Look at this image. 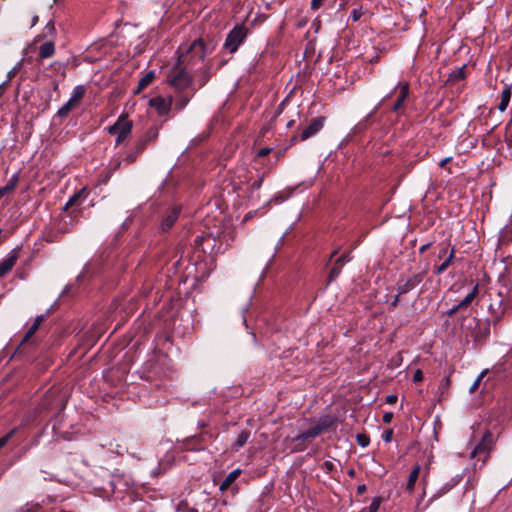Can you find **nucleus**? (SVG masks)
<instances>
[{
    "label": "nucleus",
    "mask_w": 512,
    "mask_h": 512,
    "mask_svg": "<svg viewBox=\"0 0 512 512\" xmlns=\"http://www.w3.org/2000/svg\"><path fill=\"white\" fill-rule=\"evenodd\" d=\"M208 48L202 39H196L189 45H181L177 50V62L181 66L192 70L197 64L202 63L208 53Z\"/></svg>",
    "instance_id": "nucleus-1"
},
{
    "label": "nucleus",
    "mask_w": 512,
    "mask_h": 512,
    "mask_svg": "<svg viewBox=\"0 0 512 512\" xmlns=\"http://www.w3.org/2000/svg\"><path fill=\"white\" fill-rule=\"evenodd\" d=\"M186 66L175 63L167 73V82L174 91H186L195 89L193 87V77Z\"/></svg>",
    "instance_id": "nucleus-2"
},
{
    "label": "nucleus",
    "mask_w": 512,
    "mask_h": 512,
    "mask_svg": "<svg viewBox=\"0 0 512 512\" xmlns=\"http://www.w3.org/2000/svg\"><path fill=\"white\" fill-rule=\"evenodd\" d=\"M133 123L128 119V115L121 114L117 121L108 127V133L116 135L115 145L119 146L125 140H127L132 133Z\"/></svg>",
    "instance_id": "nucleus-3"
},
{
    "label": "nucleus",
    "mask_w": 512,
    "mask_h": 512,
    "mask_svg": "<svg viewBox=\"0 0 512 512\" xmlns=\"http://www.w3.org/2000/svg\"><path fill=\"white\" fill-rule=\"evenodd\" d=\"M249 30L243 25H235L226 36L223 48L230 54H234L238 48L245 42Z\"/></svg>",
    "instance_id": "nucleus-4"
},
{
    "label": "nucleus",
    "mask_w": 512,
    "mask_h": 512,
    "mask_svg": "<svg viewBox=\"0 0 512 512\" xmlns=\"http://www.w3.org/2000/svg\"><path fill=\"white\" fill-rule=\"evenodd\" d=\"M438 248V259H444V261L440 265L434 266L433 272L436 275H441L448 269V267L455 260L456 250L455 247L451 245L449 241L439 243Z\"/></svg>",
    "instance_id": "nucleus-5"
},
{
    "label": "nucleus",
    "mask_w": 512,
    "mask_h": 512,
    "mask_svg": "<svg viewBox=\"0 0 512 512\" xmlns=\"http://www.w3.org/2000/svg\"><path fill=\"white\" fill-rule=\"evenodd\" d=\"M326 122V117L317 116L312 118L310 122L301 130L299 135L292 137L291 142L296 143L297 141H306L309 138L315 136L322 130Z\"/></svg>",
    "instance_id": "nucleus-6"
},
{
    "label": "nucleus",
    "mask_w": 512,
    "mask_h": 512,
    "mask_svg": "<svg viewBox=\"0 0 512 512\" xmlns=\"http://www.w3.org/2000/svg\"><path fill=\"white\" fill-rule=\"evenodd\" d=\"M495 445V439L493 434L487 430L480 442L476 445V447L471 452V457H479L482 459L483 462H485L490 455V452L493 450Z\"/></svg>",
    "instance_id": "nucleus-7"
},
{
    "label": "nucleus",
    "mask_w": 512,
    "mask_h": 512,
    "mask_svg": "<svg viewBox=\"0 0 512 512\" xmlns=\"http://www.w3.org/2000/svg\"><path fill=\"white\" fill-rule=\"evenodd\" d=\"M427 275V269L414 273L408 277L401 275L397 281V292L406 294L416 288Z\"/></svg>",
    "instance_id": "nucleus-8"
},
{
    "label": "nucleus",
    "mask_w": 512,
    "mask_h": 512,
    "mask_svg": "<svg viewBox=\"0 0 512 512\" xmlns=\"http://www.w3.org/2000/svg\"><path fill=\"white\" fill-rule=\"evenodd\" d=\"M467 318L466 317H463L462 320H461V328L463 331L466 332V335L467 336H470L474 339V341H480L482 340L483 338H485L489 332H490V329L488 326H486L484 328L483 331L479 330V331H476V327L480 324V320L476 317H473L471 319V321L469 322V325L467 326L465 324Z\"/></svg>",
    "instance_id": "nucleus-9"
},
{
    "label": "nucleus",
    "mask_w": 512,
    "mask_h": 512,
    "mask_svg": "<svg viewBox=\"0 0 512 512\" xmlns=\"http://www.w3.org/2000/svg\"><path fill=\"white\" fill-rule=\"evenodd\" d=\"M397 92V99L391 107L392 112H399L404 107V102L409 95V83L399 82L398 85L387 95L386 100L392 96L393 93Z\"/></svg>",
    "instance_id": "nucleus-10"
},
{
    "label": "nucleus",
    "mask_w": 512,
    "mask_h": 512,
    "mask_svg": "<svg viewBox=\"0 0 512 512\" xmlns=\"http://www.w3.org/2000/svg\"><path fill=\"white\" fill-rule=\"evenodd\" d=\"M173 104V97L168 96L166 98L163 97H154L149 100L150 107L154 108L160 116H166L169 114Z\"/></svg>",
    "instance_id": "nucleus-11"
},
{
    "label": "nucleus",
    "mask_w": 512,
    "mask_h": 512,
    "mask_svg": "<svg viewBox=\"0 0 512 512\" xmlns=\"http://www.w3.org/2000/svg\"><path fill=\"white\" fill-rule=\"evenodd\" d=\"M20 251L21 247H16L12 249L4 259L0 261V278L4 277L12 270L19 258Z\"/></svg>",
    "instance_id": "nucleus-12"
},
{
    "label": "nucleus",
    "mask_w": 512,
    "mask_h": 512,
    "mask_svg": "<svg viewBox=\"0 0 512 512\" xmlns=\"http://www.w3.org/2000/svg\"><path fill=\"white\" fill-rule=\"evenodd\" d=\"M196 89L186 91H174L173 103L176 111L183 110L194 96Z\"/></svg>",
    "instance_id": "nucleus-13"
},
{
    "label": "nucleus",
    "mask_w": 512,
    "mask_h": 512,
    "mask_svg": "<svg viewBox=\"0 0 512 512\" xmlns=\"http://www.w3.org/2000/svg\"><path fill=\"white\" fill-rule=\"evenodd\" d=\"M180 211L181 210L179 207H173L170 211H168L160 224V229L163 232L168 231L175 224L180 215Z\"/></svg>",
    "instance_id": "nucleus-14"
},
{
    "label": "nucleus",
    "mask_w": 512,
    "mask_h": 512,
    "mask_svg": "<svg viewBox=\"0 0 512 512\" xmlns=\"http://www.w3.org/2000/svg\"><path fill=\"white\" fill-rule=\"evenodd\" d=\"M386 98L387 97H384L375 107L374 109L366 115V117L360 121L356 126H355V131L356 132H362L364 130H366L369 126H370V123H371V120L375 114V112L377 111V109L383 105L385 102H386Z\"/></svg>",
    "instance_id": "nucleus-15"
},
{
    "label": "nucleus",
    "mask_w": 512,
    "mask_h": 512,
    "mask_svg": "<svg viewBox=\"0 0 512 512\" xmlns=\"http://www.w3.org/2000/svg\"><path fill=\"white\" fill-rule=\"evenodd\" d=\"M335 422H336L335 417L330 416V415H325V416L320 417V419L318 420L317 424L313 427V429L315 431H318L317 434L319 436L320 434H322V432L331 428L335 424Z\"/></svg>",
    "instance_id": "nucleus-16"
},
{
    "label": "nucleus",
    "mask_w": 512,
    "mask_h": 512,
    "mask_svg": "<svg viewBox=\"0 0 512 512\" xmlns=\"http://www.w3.org/2000/svg\"><path fill=\"white\" fill-rule=\"evenodd\" d=\"M462 480L461 475H456L447 481L433 496L434 499L439 498L449 492L452 488L460 483Z\"/></svg>",
    "instance_id": "nucleus-17"
},
{
    "label": "nucleus",
    "mask_w": 512,
    "mask_h": 512,
    "mask_svg": "<svg viewBox=\"0 0 512 512\" xmlns=\"http://www.w3.org/2000/svg\"><path fill=\"white\" fill-rule=\"evenodd\" d=\"M420 472H421V466L419 464L414 465L409 474L408 481L406 483V490L409 493H411L414 490V487L419 478Z\"/></svg>",
    "instance_id": "nucleus-18"
},
{
    "label": "nucleus",
    "mask_w": 512,
    "mask_h": 512,
    "mask_svg": "<svg viewBox=\"0 0 512 512\" xmlns=\"http://www.w3.org/2000/svg\"><path fill=\"white\" fill-rule=\"evenodd\" d=\"M19 182V174L18 173H15L14 175H12V177L8 180V182L6 183L5 186L3 187H0V199L2 197H4L5 195H8L10 193H12L17 184Z\"/></svg>",
    "instance_id": "nucleus-19"
},
{
    "label": "nucleus",
    "mask_w": 512,
    "mask_h": 512,
    "mask_svg": "<svg viewBox=\"0 0 512 512\" xmlns=\"http://www.w3.org/2000/svg\"><path fill=\"white\" fill-rule=\"evenodd\" d=\"M155 79V71L151 70L147 72L142 78H140L137 88L134 91L135 94L142 92L146 87H148Z\"/></svg>",
    "instance_id": "nucleus-20"
},
{
    "label": "nucleus",
    "mask_w": 512,
    "mask_h": 512,
    "mask_svg": "<svg viewBox=\"0 0 512 512\" xmlns=\"http://www.w3.org/2000/svg\"><path fill=\"white\" fill-rule=\"evenodd\" d=\"M55 53V44L53 41H46L39 47V57L41 59L50 58Z\"/></svg>",
    "instance_id": "nucleus-21"
},
{
    "label": "nucleus",
    "mask_w": 512,
    "mask_h": 512,
    "mask_svg": "<svg viewBox=\"0 0 512 512\" xmlns=\"http://www.w3.org/2000/svg\"><path fill=\"white\" fill-rule=\"evenodd\" d=\"M241 469H235L233 471H231L226 477L225 479L222 481V483L220 484V487L219 489L221 491H225L227 490L235 481L236 479L240 476L241 474Z\"/></svg>",
    "instance_id": "nucleus-22"
},
{
    "label": "nucleus",
    "mask_w": 512,
    "mask_h": 512,
    "mask_svg": "<svg viewBox=\"0 0 512 512\" xmlns=\"http://www.w3.org/2000/svg\"><path fill=\"white\" fill-rule=\"evenodd\" d=\"M86 195H87L86 188L80 189L78 192L74 193L69 198V200L64 205L63 210L66 211V210H68L72 206L80 205L82 197L83 196L85 197Z\"/></svg>",
    "instance_id": "nucleus-23"
},
{
    "label": "nucleus",
    "mask_w": 512,
    "mask_h": 512,
    "mask_svg": "<svg viewBox=\"0 0 512 512\" xmlns=\"http://www.w3.org/2000/svg\"><path fill=\"white\" fill-rule=\"evenodd\" d=\"M466 65H463L459 68L454 69L448 76L447 83L454 84L457 83L466 77Z\"/></svg>",
    "instance_id": "nucleus-24"
},
{
    "label": "nucleus",
    "mask_w": 512,
    "mask_h": 512,
    "mask_svg": "<svg viewBox=\"0 0 512 512\" xmlns=\"http://www.w3.org/2000/svg\"><path fill=\"white\" fill-rule=\"evenodd\" d=\"M285 442H290V452L291 453H297V452H303L306 450L307 445L304 441L298 440V435L292 438L287 437L285 439Z\"/></svg>",
    "instance_id": "nucleus-25"
},
{
    "label": "nucleus",
    "mask_w": 512,
    "mask_h": 512,
    "mask_svg": "<svg viewBox=\"0 0 512 512\" xmlns=\"http://www.w3.org/2000/svg\"><path fill=\"white\" fill-rule=\"evenodd\" d=\"M479 285L475 284L472 290L459 302L463 311L475 300L478 295Z\"/></svg>",
    "instance_id": "nucleus-26"
},
{
    "label": "nucleus",
    "mask_w": 512,
    "mask_h": 512,
    "mask_svg": "<svg viewBox=\"0 0 512 512\" xmlns=\"http://www.w3.org/2000/svg\"><path fill=\"white\" fill-rule=\"evenodd\" d=\"M489 311L494 315L495 320L499 321L502 319V317L507 312V307L504 305V299L501 298L497 308L493 304H490Z\"/></svg>",
    "instance_id": "nucleus-27"
},
{
    "label": "nucleus",
    "mask_w": 512,
    "mask_h": 512,
    "mask_svg": "<svg viewBox=\"0 0 512 512\" xmlns=\"http://www.w3.org/2000/svg\"><path fill=\"white\" fill-rule=\"evenodd\" d=\"M250 431L249 430H243L237 437L236 441L232 444V450L238 451L240 448H242L250 438Z\"/></svg>",
    "instance_id": "nucleus-28"
},
{
    "label": "nucleus",
    "mask_w": 512,
    "mask_h": 512,
    "mask_svg": "<svg viewBox=\"0 0 512 512\" xmlns=\"http://www.w3.org/2000/svg\"><path fill=\"white\" fill-rule=\"evenodd\" d=\"M343 266V258H338L329 272L328 282L334 281L340 275Z\"/></svg>",
    "instance_id": "nucleus-29"
},
{
    "label": "nucleus",
    "mask_w": 512,
    "mask_h": 512,
    "mask_svg": "<svg viewBox=\"0 0 512 512\" xmlns=\"http://www.w3.org/2000/svg\"><path fill=\"white\" fill-rule=\"evenodd\" d=\"M510 98H511V88L509 86H506L501 93V101L498 105V109L501 112H504L507 109L508 104L510 102Z\"/></svg>",
    "instance_id": "nucleus-30"
},
{
    "label": "nucleus",
    "mask_w": 512,
    "mask_h": 512,
    "mask_svg": "<svg viewBox=\"0 0 512 512\" xmlns=\"http://www.w3.org/2000/svg\"><path fill=\"white\" fill-rule=\"evenodd\" d=\"M67 67L68 62L54 61L50 64V68L62 79L66 77Z\"/></svg>",
    "instance_id": "nucleus-31"
},
{
    "label": "nucleus",
    "mask_w": 512,
    "mask_h": 512,
    "mask_svg": "<svg viewBox=\"0 0 512 512\" xmlns=\"http://www.w3.org/2000/svg\"><path fill=\"white\" fill-rule=\"evenodd\" d=\"M86 88L84 85H77L73 91L72 95L70 97V100L73 101L76 105H78L83 97L85 96Z\"/></svg>",
    "instance_id": "nucleus-32"
},
{
    "label": "nucleus",
    "mask_w": 512,
    "mask_h": 512,
    "mask_svg": "<svg viewBox=\"0 0 512 512\" xmlns=\"http://www.w3.org/2000/svg\"><path fill=\"white\" fill-rule=\"evenodd\" d=\"M75 106H76V104L69 99L65 104H63L58 109L57 116L60 118L66 117Z\"/></svg>",
    "instance_id": "nucleus-33"
},
{
    "label": "nucleus",
    "mask_w": 512,
    "mask_h": 512,
    "mask_svg": "<svg viewBox=\"0 0 512 512\" xmlns=\"http://www.w3.org/2000/svg\"><path fill=\"white\" fill-rule=\"evenodd\" d=\"M159 130L156 126H152L146 130V132L142 135L144 139L149 143L155 140L158 137Z\"/></svg>",
    "instance_id": "nucleus-34"
},
{
    "label": "nucleus",
    "mask_w": 512,
    "mask_h": 512,
    "mask_svg": "<svg viewBox=\"0 0 512 512\" xmlns=\"http://www.w3.org/2000/svg\"><path fill=\"white\" fill-rule=\"evenodd\" d=\"M317 432L318 431H315L312 427V428L298 434V440L304 441L306 443V441L308 439L316 438L318 436Z\"/></svg>",
    "instance_id": "nucleus-35"
},
{
    "label": "nucleus",
    "mask_w": 512,
    "mask_h": 512,
    "mask_svg": "<svg viewBox=\"0 0 512 512\" xmlns=\"http://www.w3.org/2000/svg\"><path fill=\"white\" fill-rule=\"evenodd\" d=\"M148 142L142 136H140L133 144V149L137 152L142 153L147 148Z\"/></svg>",
    "instance_id": "nucleus-36"
},
{
    "label": "nucleus",
    "mask_w": 512,
    "mask_h": 512,
    "mask_svg": "<svg viewBox=\"0 0 512 512\" xmlns=\"http://www.w3.org/2000/svg\"><path fill=\"white\" fill-rule=\"evenodd\" d=\"M210 77H211L210 69L204 68L201 72L200 79H199L200 87L204 86L208 82Z\"/></svg>",
    "instance_id": "nucleus-37"
},
{
    "label": "nucleus",
    "mask_w": 512,
    "mask_h": 512,
    "mask_svg": "<svg viewBox=\"0 0 512 512\" xmlns=\"http://www.w3.org/2000/svg\"><path fill=\"white\" fill-rule=\"evenodd\" d=\"M38 328L39 327L33 323L31 325V327L27 330L26 334L24 335V337L21 341V344H24L25 342H27L35 334V332L38 330Z\"/></svg>",
    "instance_id": "nucleus-38"
},
{
    "label": "nucleus",
    "mask_w": 512,
    "mask_h": 512,
    "mask_svg": "<svg viewBox=\"0 0 512 512\" xmlns=\"http://www.w3.org/2000/svg\"><path fill=\"white\" fill-rule=\"evenodd\" d=\"M486 374V371H482L478 377L475 379V381L473 382V384L471 385L469 391L470 393H474L478 388H479V385L483 379V377L485 376Z\"/></svg>",
    "instance_id": "nucleus-39"
},
{
    "label": "nucleus",
    "mask_w": 512,
    "mask_h": 512,
    "mask_svg": "<svg viewBox=\"0 0 512 512\" xmlns=\"http://www.w3.org/2000/svg\"><path fill=\"white\" fill-rule=\"evenodd\" d=\"M141 153L140 152H137L136 149H133V151H131L130 153H128L124 159V161L127 163V164H132L134 163L138 156L140 155Z\"/></svg>",
    "instance_id": "nucleus-40"
},
{
    "label": "nucleus",
    "mask_w": 512,
    "mask_h": 512,
    "mask_svg": "<svg viewBox=\"0 0 512 512\" xmlns=\"http://www.w3.org/2000/svg\"><path fill=\"white\" fill-rule=\"evenodd\" d=\"M16 428L12 429L10 432H8L6 435L0 437V450L8 443V441L12 438V436L16 432Z\"/></svg>",
    "instance_id": "nucleus-41"
},
{
    "label": "nucleus",
    "mask_w": 512,
    "mask_h": 512,
    "mask_svg": "<svg viewBox=\"0 0 512 512\" xmlns=\"http://www.w3.org/2000/svg\"><path fill=\"white\" fill-rule=\"evenodd\" d=\"M45 36L56 35V28L53 21H49L45 26Z\"/></svg>",
    "instance_id": "nucleus-42"
},
{
    "label": "nucleus",
    "mask_w": 512,
    "mask_h": 512,
    "mask_svg": "<svg viewBox=\"0 0 512 512\" xmlns=\"http://www.w3.org/2000/svg\"><path fill=\"white\" fill-rule=\"evenodd\" d=\"M382 499L380 497H376L372 500L371 504L369 505V512H377Z\"/></svg>",
    "instance_id": "nucleus-43"
},
{
    "label": "nucleus",
    "mask_w": 512,
    "mask_h": 512,
    "mask_svg": "<svg viewBox=\"0 0 512 512\" xmlns=\"http://www.w3.org/2000/svg\"><path fill=\"white\" fill-rule=\"evenodd\" d=\"M362 15H363L362 9L355 8L352 10L349 18L352 19L353 22H357L361 18Z\"/></svg>",
    "instance_id": "nucleus-44"
},
{
    "label": "nucleus",
    "mask_w": 512,
    "mask_h": 512,
    "mask_svg": "<svg viewBox=\"0 0 512 512\" xmlns=\"http://www.w3.org/2000/svg\"><path fill=\"white\" fill-rule=\"evenodd\" d=\"M22 65V61L18 62L7 74V80L6 81H10L13 77H15V75L18 73L20 67Z\"/></svg>",
    "instance_id": "nucleus-45"
},
{
    "label": "nucleus",
    "mask_w": 512,
    "mask_h": 512,
    "mask_svg": "<svg viewBox=\"0 0 512 512\" xmlns=\"http://www.w3.org/2000/svg\"><path fill=\"white\" fill-rule=\"evenodd\" d=\"M357 443L361 447H366L369 444V438L366 435H364V434H358L357 435Z\"/></svg>",
    "instance_id": "nucleus-46"
},
{
    "label": "nucleus",
    "mask_w": 512,
    "mask_h": 512,
    "mask_svg": "<svg viewBox=\"0 0 512 512\" xmlns=\"http://www.w3.org/2000/svg\"><path fill=\"white\" fill-rule=\"evenodd\" d=\"M459 312H463V309L460 307V305L458 303L457 305L453 306L448 311H446L445 314L449 317H452Z\"/></svg>",
    "instance_id": "nucleus-47"
},
{
    "label": "nucleus",
    "mask_w": 512,
    "mask_h": 512,
    "mask_svg": "<svg viewBox=\"0 0 512 512\" xmlns=\"http://www.w3.org/2000/svg\"><path fill=\"white\" fill-rule=\"evenodd\" d=\"M322 469L327 473H331L335 470V465L332 461H325L322 464Z\"/></svg>",
    "instance_id": "nucleus-48"
},
{
    "label": "nucleus",
    "mask_w": 512,
    "mask_h": 512,
    "mask_svg": "<svg viewBox=\"0 0 512 512\" xmlns=\"http://www.w3.org/2000/svg\"><path fill=\"white\" fill-rule=\"evenodd\" d=\"M263 180H264V174L259 177L258 179H256L251 185H250V189L252 191L254 190H258L261 186H262V183H263Z\"/></svg>",
    "instance_id": "nucleus-49"
},
{
    "label": "nucleus",
    "mask_w": 512,
    "mask_h": 512,
    "mask_svg": "<svg viewBox=\"0 0 512 512\" xmlns=\"http://www.w3.org/2000/svg\"><path fill=\"white\" fill-rule=\"evenodd\" d=\"M50 397H51V393L46 394L45 398L40 403V406H41L42 410L49 409V407L51 405L50 402H49Z\"/></svg>",
    "instance_id": "nucleus-50"
},
{
    "label": "nucleus",
    "mask_w": 512,
    "mask_h": 512,
    "mask_svg": "<svg viewBox=\"0 0 512 512\" xmlns=\"http://www.w3.org/2000/svg\"><path fill=\"white\" fill-rule=\"evenodd\" d=\"M392 436H393V431L392 430H386L384 431V433L382 434V440L386 443L390 442L391 439H392Z\"/></svg>",
    "instance_id": "nucleus-51"
},
{
    "label": "nucleus",
    "mask_w": 512,
    "mask_h": 512,
    "mask_svg": "<svg viewBox=\"0 0 512 512\" xmlns=\"http://www.w3.org/2000/svg\"><path fill=\"white\" fill-rule=\"evenodd\" d=\"M272 148L263 147L257 152V157H265L271 152Z\"/></svg>",
    "instance_id": "nucleus-52"
},
{
    "label": "nucleus",
    "mask_w": 512,
    "mask_h": 512,
    "mask_svg": "<svg viewBox=\"0 0 512 512\" xmlns=\"http://www.w3.org/2000/svg\"><path fill=\"white\" fill-rule=\"evenodd\" d=\"M324 1L325 0H311V9L314 11L318 10L322 6Z\"/></svg>",
    "instance_id": "nucleus-53"
},
{
    "label": "nucleus",
    "mask_w": 512,
    "mask_h": 512,
    "mask_svg": "<svg viewBox=\"0 0 512 512\" xmlns=\"http://www.w3.org/2000/svg\"><path fill=\"white\" fill-rule=\"evenodd\" d=\"M422 380H423V373L420 369H417L414 372L413 381L417 383V382H421Z\"/></svg>",
    "instance_id": "nucleus-54"
},
{
    "label": "nucleus",
    "mask_w": 512,
    "mask_h": 512,
    "mask_svg": "<svg viewBox=\"0 0 512 512\" xmlns=\"http://www.w3.org/2000/svg\"><path fill=\"white\" fill-rule=\"evenodd\" d=\"M504 305L507 307V310L509 308L512 309V289L509 291L507 299H504Z\"/></svg>",
    "instance_id": "nucleus-55"
},
{
    "label": "nucleus",
    "mask_w": 512,
    "mask_h": 512,
    "mask_svg": "<svg viewBox=\"0 0 512 512\" xmlns=\"http://www.w3.org/2000/svg\"><path fill=\"white\" fill-rule=\"evenodd\" d=\"M429 465L426 466L424 472H423V475H422V478H421V483L426 485L427 483V477L429 475Z\"/></svg>",
    "instance_id": "nucleus-56"
},
{
    "label": "nucleus",
    "mask_w": 512,
    "mask_h": 512,
    "mask_svg": "<svg viewBox=\"0 0 512 512\" xmlns=\"http://www.w3.org/2000/svg\"><path fill=\"white\" fill-rule=\"evenodd\" d=\"M393 413L392 412H386L383 415V422L388 424L392 421Z\"/></svg>",
    "instance_id": "nucleus-57"
},
{
    "label": "nucleus",
    "mask_w": 512,
    "mask_h": 512,
    "mask_svg": "<svg viewBox=\"0 0 512 512\" xmlns=\"http://www.w3.org/2000/svg\"><path fill=\"white\" fill-rule=\"evenodd\" d=\"M45 317L46 315L42 314V315H39L35 318L34 320V324L37 325L38 327L40 326V324L45 320Z\"/></svg>",
    "instance_id": "nucleus-58"
},
{
    "label": "nucleus",
    "mask_w": 512,
    "mask_h": 512,
    "mask_svg": "<svg viewBox=\"0 0 512 512\" xmlns=\"http://www.w3.org/2000/svg\"><path fill=\"white\" fill-rule=\"evenodd\" d=\"M366 490H367L366 485L365 484H361V485H359L357 487V494L358 495H362V494H364L366 492Z\"/></svg>",
    "instance_id": "nucleus-59"
},
{
    "label": "nucleus",
    "mask_w": 512,
    "mask_h": 512,
    "mask_svg": "<svg viewBox=\"0 0 512 512\" xmlns=\"http://www.w3.org/2000/svg\"><path fill=\"white\" fill-rule=\"evenodd\" d=\"M451 160H452V158H451V157L444 158V159H442V160L440 161L439 166H440L441 168H445V167H446V165H447Z\"/></svg>",
    "instance_id": "nucleus-60"
},
{
    "label": "nucleus",
    "mask_w": 512,
    "mask_h": 512,
    "mask_svg": "<svg viewBox=\"0 0 512 512\" xmlns=\"http://www.w3.org/2000/svg\"><path fill=\"white\" fill-rule=\"evenodd\" d=\"M396 401H397V396L396 395H389L386 398V402L389 403V404H394V403H396Z\"/></svg>",
    "instance_id": "nucleus-61"
},
{
    "label": "nucleus",
    "mask_w": 512,
    "mask_h": 512,
    "mask_svg": "<svg viewBox=\"0 0 512 512\" xmlns=\"http://www.w3.org/2000/svg\"><path fill=\"white\" fill-rule=\"evenodd\" d=\"M432 243H426L419 248V253L422 254L431 247Z\"/></svg>",
    "instance_id": "nucleus-62"
},
{
    "label": "nucleus",
    "mask_w": 512,
    "mask_h": 512,
    "mask_svg": "<svg viewBox=\"0 0 512 512\" xmlns=\"http://www.w3.org/2000/svg\"><path fill=\"white\" fill-rule=\"evenodd\" d=\"M203 240H204V237H203V236H197V237L195 238V240H194V242H195V246H196L197 248H199V247L202 245Z\"/></svg>",
    "instance_id": "nucleus-63"
},
{
    "label": "nucleus",
    "mask_w": 512,
    "mask_h": 512,
    "mask_svg": "<svg viewBox=\"0 0 512 512\" xmlns=\"http://www.w3.org/2000/svg\"><path fill=\"white\" fill-rule=\"evenodd\" d=\"M402 294H399V292L397 293V295L394 297L393 301L391 302V306L392 307H396L398 305V302H399V297L401 296Z\"/></svg>",
    "instance_id": "nucleus-64"
}]
</instances>
